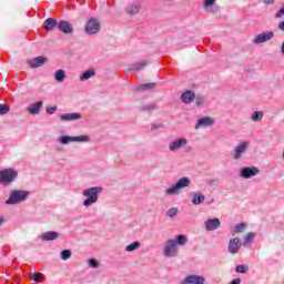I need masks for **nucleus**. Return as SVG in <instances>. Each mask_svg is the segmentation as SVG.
Masks as SVG:
<instances>
[{"label":"nucleus","mask_w":284,"mask_h":284,"mask_svg":"<svg viewBox=\"0 0 284 284\" xmlns=\"http://www.w3.org/2000/svg\"><path fill=\"white\" fill-rule=\"evenodd\" d=\"M103 192V187L101 186H91L89 189H85L82 194L87 199L83 201L84 207H91V205H94L99 201V194Z\"/></svg>","instance_id":"1"},{"label":"nucleus","mask_w":284,"mask_h":284,"mask_svg":"<svg viewBox=\"0 0 284 284\" xmlns=\"http://www.w3.org/2000/svg\"><path fill=\"white\" fill-rule=\"evenodd\" d=\"M28 196H30L29 191L23 190H12L9 193V197L6 201V205H19V203H23L28 201Z\"/></svg>","instance_id":"2"},{"label":"nucleus","mask_w":284,"mask_h":284,"mask_svg":"<svg viewBox=\"0 0 284 284\" xmlns=\"http://www.w3.org/2000/svg\"><path fill=\"white\" fill-rule=\"evenodd\" d=\"M192 184V181L187 176L180 178L175 184H173L171 187L165 190V194L168 196H174L175 194H179L181 190H184V187H190Z\"/></svg>","instance_id":"3"},{"label":"nucleus","mask_w":284,"mask_h":284,"mask_svg":"<svg viewBox=\"0 0 284 284\" xmlns=\"http://www.w3.org/2000/svg\"><path fill=\"white\" fill-rule=\"evenodd\" d=\"M19 173L14 169H4L0 171V185L8 187L11 183L17 181Z\"/></svg>","instance_id":"4"},{"label":"nucleus","mask_w":284,"mask_h":284,"mask_svg":"<svg viewBox=\"0 0 284 284\" xmlns=\"http://www.w3.org/2000/svg\"><path fill=\"white\" fill-rule=\"evenodd\" d=\"M85 34L92 37V34H99L101 32V21L98 18H91L84 26Z\"/></svg>","instance_id":"5"},{"label":"nucleus","mask_w":284,"mask_h":284,"mask_svg":"<svg viewBox=\"0 0 284 284\" xmlns=\"http://www.w3.org/2000/svg\"><path fill=\"white\" fill-rule=\"evenodd\" d=\"M59 143H61V145H68L69 143H90V138L88 135H62L59 138Z\"/></svg>","instance_id":"6"},{"label":"nucleus","mask_w":284,"mask_h":284,"mask_svg":"<svg viewBox=\"0 0 284 284\" xmlns=\"http://www.w3.org/2000/svg\"><path fill=\"white\" fill-rule=\"evenodd\" d=\"M176 254H179L176 241L168 240L163 248V255L166 256V258H174Z\"/></svg>","instance_id":"7"},{"label":"nucleus","mask_w":284,"mask_h":284,"mask_svg":"<svg viewBox=\"0 0 284 284\" xmlns=\"http://www.w3.org/2000/svg\"><path fill=\"white\" fill-rule=\"evenodd\" d=\"M250 148V141H243L241 142L232 152V158L234 161H239L243 158V154L247 152V149Z\"/></svg>","instance_id":"8"},{"label":"nucleus","mask_w":284,"mask_h":284,"mask_svg":"<svg viewBox=\"0 0 284 284\" xmlns=\"http://www.w3.org/2000/svg\"><path fill=\"white\" fill-rule=\"evenodd\" d=\"M260 172L261 170L256 166H244L240 171V176L242 179H252V176H256Z\"/></svg>","instance_id":"9"},{"label":"nucleus","mask_w":284,"mask_h":284,"mask_svg":"<svg viewBox=\"0 0 284 284\" xmlns=\"http://www.w3.org/2000/svg\"><path fill=\"white\" fill-rule=\"evenodd\" d=\"M274 39V33L272 31L262 32L253 39V43L255 45H261V43H267V41H272Z\"/></svg>","instance_id":"10"},{"label":"nucleus","mask_w":284,"mask_h":284,"mask_svg":"<svg viewBox=\"0 0 284 284\" xmlns=\"http://www.w3.org/2000/svg\"><path fill=\"white\" fill-rule=\"evenodd\" d=\"M206 280L202 275H187L180 284H204Z\"/></svg>","instance_id":"11"},{"label":"nucleus","mask_w":284,"mask_h":284,"mask_svg":"<svg viewBox=\"0 0 284 284\" xmlns=\"http://www.w3.org/2000/svg\"><path fill=\"white\" fill-rule=\"evenodd\" d=\"M184 145H187V139L180 138L170 142L169 150L170 152H176V150H181V148H184Z\"/></svg>","instance_id":"12"},{"label":"nucleus","mask_w":284,"mask_h":284,"mask_svg":"<svg viewBox=\"0 0 284 284\" xmlns=\"http://www.w3.org/2000/svg\"><path fill=\"white\" fill-rule=\"evenodd\" d=\"M58 30L60 32H63V34H72L74 32V27H72V24H70V22H68L65 20H61L58 23Z\"/></svg>","instance_id":"13"},{"label":"nucleus","mask_w":284,"mask_h":284,"mask_svg":"<svg viewBox=\"0 0 284 284\" xmlns=\"http://www.w3.org/2000/svg\"><path fill=\"white\" fill-rule=\"evenodd\" d=\"M241 250V239L233 237L229 242V253L230 254H239V251Z\"/></svg>","instance_id":"14"},{"label":"nucleus","mask_w":284,"mask_h":284,"mask_svg":"<svg viewBox=\"0 0 284 284\" xmlns=\"http://www.w3.org/2000/svg\"><path fill=\"white\" fill-rule=\"evenodd\" d=\"M205 230L207 232H214V230H219V227H221V220H219L217 217L215 219H209L205 223Z\"/></svg>","instance_id":"15"},{"label":"nucleus","mask_w":284,"mask_h":284,"mask_svg":"<svg viewBox=\"0 0 284 284\" xmlns=\"http://www.w3.org/2000/svg\"><path fill=\"white\" fill-rule=\"evenodd\" d=\"M47 62H48V58L37 57V58L29 60V65L32 69H37V68H41V67L45 65Z\"/></svg>","instance_id":"16"},{"label":"nucleus","mask_w":284,"mask_h":284,"mask_svg":"<svg viewBox=\"0 0 284 284\" xmlns=\"http://www.w3.org/2000/svg\"><path fill=\"white\" fill-rule=\"evenodd\" d=\"M212 125H214V119L204 116L197 121L195 124V130H199L200 128H212Z\"/></svg>","instance_id":"17"},{"label":"nucleus","mask_w":284,"mask_h":284,"mask_svg":"<svg viewBox=\"0 0 284 284\" xmlns=\"http://www.w3.org/2000/svg\"><path fill=\"white\" fill-rule=\"evenodd\" d=\"M148 60H141L129 65V72H141L143 68H146Z\"/></svg>","instance_id":"18"},{"label":"nucleus","mask_w":284,"mask_h":284,"mask_svg":"<svg viewBox=\"0 0 284 284\" xmlns=\"http://www.w3.org/2000/svg\"><path fill=\"white\" fill-rule=\"evenodd\" d=\"M125 12L131 17H134V14H139V12H141V3L135 2L128 4L125 8Z\"/></svg>","instance_id":"19"},{"label":"nucleus","mask_w":284,"mask_h":284,"mask_svg":"<svg viewBox=\"0 0 284 284\" xmlns=\"http://www.w3.org/2000/svg\"><path fill=\"white\" fill-rule=\"evenodd\" d=\"M60 234L57 231H47L41 234L40 239L41 241H57L59 239Z\"/></svg>","instance_id":"20"},{"label":"nucleus","mask_w":284,"mask_h":284,"mask_svg":"<svg viewBox=\"0 0 284 284\" xmlns=\"http://www.w3.org/2000/svg\"><path fill=\"white\" fill-rule=\"evenodd\" d=\"M43 108V102L42 101H38L34 103H31L27 110L30 114H39L41 112V109Z\"/></svg>","instance_id":"21"},{"label":"nucleus","mask_w":284,"mask_h":284,"mask_svg":"<svg viewBox=\"0 0 284 284\" xmlns=\"http://www.w3.org/2000/svg\"><path fill=\"white\" fill-rule=\"evenodd\" d=\"M61 121H79V119H83L81 113H64L60 115Z\"/></svg>","instance_id":"22"},{"label":"nucleus","mask_w":284,"mask_h":284,"mask_svg":"<svg viewBox=\"0 0 284 284\" xmlns=\"http://www.w3.org/2000/svg\"><path fill=\"white\" fill-rule=\"evenodd\" d=\"M196 99V94L194 92L187 90L181 94V101L183 103H192Z\"/></svg>","instance_id":"23"},{"label":"nucleus","mask_w":284,"mask_h":284,"mask_svg":"<svg viewBox=\"0 0 284 284\" xmlns=\"http://www.w3.org/2000/svg\"><path fill=\"white\" fill-rule=\"evenodd\" d=\"M59 22H57L54 20V18H49L44 21L43 23V28L44 30H47L48 32H52V30H54V28H58Z\"/></svg>","instance_id":"24"},{"label":"nucleus","mask_w":284,"mask_h":284,"mask_svg":"<svg viewBox=\"0 0 284 284\" xmlns=\"http://www.w3.org/2000/svg\"><path fill=\"white\" fill-rule=\"evenodd\" d=\"M245 230H247V224L240 223L231 229V234L233 236H236V234H243L245 232Z\"/></svg>","instance_id":"25"},{"label":"nucleus","mask_w":284,"mask_h":284,"mask_svg":"<svg viewBox=\"0 0 284 284\" xmlns=\"http://www.w3.org/2000/svg\"><path fill=\"white\" fill-rule=\"evenodd\" d=\"M214 3H216V0H204V10L206 12H219V8L214 9Z\"/></svg>","instance_id":"26"},{"label":"nucleus","mask_w":284,"mask_h":284,"mask_svg":"<svg viewBox=\"0 0 284 284\" xmlns=\"http://www.w3.org/2000/svg\"><path fill=\"white\" fill-rule=\"evenodd\" d=\"M191 201L193 205H201L202 203H205V195L203 193H193Z\"/></svg>","instance_id":"27"},{"label":"nucleus","mask_w":284,"mask_h":284,"mask_svg":"<svg viewBox=\"0 0 284 284\" xmlns=\"http://www.w3.org/2000/svg\"><path fill=\"white\" fill-rule=\"evenodd\" d=\"M154 88H156V83H154V82L146 83V84H140L138 87V91L139 92H148V91L154 90Z\"/></svg>","instance_id":"28"},{"label":"nucleus","mask_w":284,"mask_h":284,"mask_svg":"<svg viewBox=\"0 0 284 284\" xmlns=\"http://www.w3.org/2000/svg\"><path fill=\"white\" fill-rule=\"evenodd\" d=\"M97 71L94 70H87L80 75V81H88V79H92V77H95Z\"/></svg>","instance_id":"29"},{"label":"nucleus","mask_w":284,"mask_h":284,"mask_svg":"<svg viewBox=\"0 0 284 284\" xmlns=\"http://www.w3.org/2000/svg\"><path fill=\"white\" fill-rule=\"evenodd\" d=\"M54 79L58 83H63L65 81V71L62 69L55 71Z\"/></svg>","instance_id":"30"},{"label":"nucleus","mask_w":284,"mask_h":284,"mask_svg":"<svg viewBox=\"0 0 284 284\" xmlns=\"http://www.w3.org/2000/svg\"><path fill=\"white\" fill-rule=\"evenodd\" d=\"M142 112H149V114H152L154 110H159V106L156 104H146L141 108Z\"/></svg>","instance_id":"31"},{"label":"nucleus","mask_w":284,"mask_h":284,"mask_svg":"<svg viewBox=\"0 0 284 284\" xmlns=\"http://www.w3.org/2000/svg\"><path fill=\"white\" fill-rule=\"evenodd\" d=\"M175 245H185V243H187V236L183 235V234H180V235H176L175 237Z\"/></svg>","instance_id":"32"},{"label":"nucleus","mask_w":284,"mask_h":284,"mask_svg":"<svg viewBox=\"0 0 284 284\" xmlns=\"http://www.w3.org/2000/svg\"><path fill=\"white\" fill-rule=\"evenodd\" d=\"M139 247H141V242L136 241V242L129 244L125 247V252H135V250H139Z\"/></svg>","instance_id":"33"},{"label":"nucleus","mask_w":284,"mask_h":284,"mask_svg":"<svg viewBox=\"0 0 284 284\" xmlns=\"http://www.w3.org/2000/svg\"><path fill=\"white\" fill-rule=\"evenodd\" d=\"M248 271H250V267L245 264H240L235 267V272L237 274H247Z\"/></svg>","instance_id":"34"},{"label":"nucleus","mask_w":284,"mask_h":284,"mask_svg":"<svg viewBox=\"0 0 284 284\" xmlns=\"http://www.w3.org/2000/svg\"><path fill=\"white\" fill-rule=\"evenodd\" d=\"M60 256H61L62 261H68V258L72 257V251L63 250V251H61Z\"/></svg>","instance_id":"35"},{"label":"nucleus","mask_w":284,"mask_h":284,"mask_svg":"<svg viewBox=\"0 0 284 284\" xmlns=\"http://www.w3.org/2000/svg\"><path fill=\"white\" fill-rule=\"evenodd\" d=\"M251 119L255 123L258 122V121H262L263 120V113L261 111H255V112H253Z\"/></svg>","instance_id":"36"},{"label":"nucleus","mask_w":284,"mask_h":284,"mask_svg":"<svg viewBox=\"0 0 284 284\" xmlns=\"http://www.w3.org/2000/svg\"><path fill=\"white\" fill-rule=\"evenodd\" d=\"M176 214H179V207H171L166 212V216H169V219H174Z\"/></svg>","instance_id":"37"},{"label":"nucleus","mask_w":284,"mask_h":284,"mask_svg":"<svg viewBox=\"0 0 284 284\" xmlns=\"http://www.w3.org/2000/svg\"><path fill=\"white\" fill-rule=\"evenodd\" d=\"M255 236H256V234L253 232L247 233L246 236L244 237V245L252 243V241H254Z\"/></svg>","instance_id":"38"},{"label":"nucleus","mask_w":284,"mask_h":284,"mask_svg":"<svg viewBox=\"0 0 284 284\" xmlns=\"http://www.w3.org/2000/svg\"><path fill=\"white\" fill-rule=\"evenodd\" d=\"M10 112V105L8 104H0V116L8 114Z\"/></svg>","instance_id":"39"},{"label":"nucleus","mask_w":284,"mask_h":284,"mask_svg":"<svg viewBox=\"0 0 284 284\" xmlns=\"http://www.w3.org/2000/svg\"><path fill=\"white\" fill-rule=\"evenodd\" d=\"M203 103H205V98H204L203 95H197V97L195 98V104H196L197 106H201V105H203Z\"/></svg>","instance_id":"40"},{"label":"nucleus","mask_w":284,"mask_h":284,"mask_svg":"<svg viewBox=\"0 0 284 284\" xmlns=\"http://www.w3.org/2000/svg\"><path fill=\"white\" fill-rule=\"evenodd\" d=\"M89 266L93 267V270H97V267H99V261H97L95 258H90Z\"/></svg>","instance_id":"41"},{"label":"nucleus","mask_w":284,"mask_h":284,"mask_svg":"<svg viewBox=\"0 0 284 284\" xmlns=\"http://www.w3.org/2000/svg\"><path fill=\"white\" fill-rule=\"evenodd\" d=\"M43 276V274H41V273H34L33 274V281L36 282V283H41V277Z\"/></svg>","instance_id":"42"},{"label":"nucleus","mask_w":284,"mask_h":284,"mask_svg":"<svg viewBox=\"0 0 284 284\" xmlns=\"http://www.w3.org/2000/svg\"><path fill=\"white\" fill-rule=\"evenodd\" d=\"M57 112V106H48L47 114H54Z\"/></svg>","instance_id":"43"},{"label":"nucleus","mask_w":284,"mask_h":284,"mask_svg":"<svg viewBox=\"0 0 284 284\" xmlns=\"http://www.w3.org/2000/svg\"><path fill=\"white\" fill-rule=\"evenodd\" d=\"M159 128H163V124H153L151 126V130H152V132H154V130H159Z\"/></svg>","instance_id":"44"},{"label":"nucleus","mask_w":284,"mask_h":284,"mask_svg":"<svg viewBox=\"0 0 284 284\" xmlns=\"http://www.w3.org/2000/svg\"><path fill=\"white\" fill-rule=\"evenodd\" d=\"M229 284H241V278H235Z\"/></svg>","instance_id":"45"},{"label":"nucleus","mask_w":284,"mask_h":284,"mask_svg":"<svg viewBox=\"0 0 284 284\" xmlns=\"http://www.w3.org/2000/svg\"><path fill=\"white\" fill-rule=\"evenodd\" d=\"M278 29L282 30V32H284V21L278 23Z\"/></svg>","instance_id":"46"},{"label":"nucleus","mask_w":284,"mask_h":284,"mask_svg":"<svg viewBox=\"0 0 284 284\" xmlns=\"http://www.w3.org/2000/svg\"><path fill=\"white\" fill-rule=\"evenodd\" d=\"M264 3L268 4V6H272V3H274V0H263Z\"/></svg>","instance_id":"47"},{"label":"nucleus","mask_w":284,"mask_h":284,"mask_svg":"<svg viewBox=\"0 0 284 284\" xmlns=\"http://www.w3.org/2000/svg\"><path fill=\"white\" fill-rule=\"evenodd\" d=\"M3 223H6V219H3V216H0V227L1 225H3Z\"/></svg>","instance_id":"48"}]
</instances>
